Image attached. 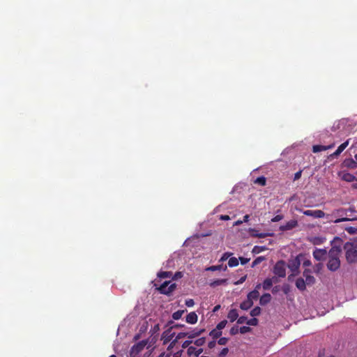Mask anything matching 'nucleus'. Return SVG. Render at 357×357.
<instances>
[{
  "instance_id": "nucleus-27",
  "label": "nucleus",
  "mask_w": 357,
  "mask_h": 357,
  "mask_svg": "<svg viewBox=\"0 0 357 357\" xmlns=\"http://www.w3.org/2000/svg\"><path fill=\"white\" fill-rule=\"evenodd\" d=\"M238 265V259L236 257H231L228 261V266L229 267H235Z\"/></svg>"
},
{
  "instance_id": "nucleus-11",
  "label": "nucleus",
  "mask_w": 357,
  "mask_h": 357,
  "mask_svg": "<svg viewBox=\"0 0 357 357\" xmlns=\"http://www.w3.org/2000/svg\"><path fill=\"white\" fill-rule=\"evenodd\" d=\"M203 352V349L199 348L197 349L196 347L193 346H190L188 347L187 350V354L188 356L194 355L196 357H198Z\"/></svg>"
},
{
  "instance_id": "nucleus-64",
  "label": "nucleus",
  "mask_w": 357,
  "mask_h": 357,
  "mask_svg": "<svg viewBox=\"0 0 357 357\" xmlns=\"http://www.w3.org/2000/svg\"><path fill=\"white\" fill-rule=\"evenodd\" d=\"M261 286H262V285H261V284H257L256 285V287H255V289H257V290L259 291V290L261 289Z\"/></svg>"
},
{
  "instance_id": "nucleus-36",
  "label": "nucleus",
  "mask_w": 357,
  "mask_h": 357,
  "mask_svg": "<svg viewBox=\"0 0 357 357\" xmlns=\"http://www.w3.org/2000/svg\"><path fill=\"white\" fill-rule=\"evenodd\" d=\"M305 284H308V285H311V284H314L315 282V278L314 276H312V275H310V276H307L306 278H305Z\"/></svg>"
},
{
  "instance_id": "nucleus-12",
  "label": "nucleus",
  "mask_w": 357,
  "mask_h": 357,
  "mask_svg": "<svg viewBox=\"0 0 357 357\" xmlns=\"http://www.w3.org/2000/svg\"><path fill=\"white\" fill-rule=\"evenodd\" d=\"M174 334H175L174 333H171V329L170 328L167 330V331H165L162 333V338L163 340V344H166L169 342H170V340L173 338Z\"/></svg>"
},
{
  "instance_id": "nucleus-57",
  "label": "nucleus",
  "mask_w": 357,
  "mask_h": 357,
  "mask_svg": "<svg viewBox=\"0 0 357 357\" xmlns=\"http://www.w3.org/2000/svg\"><path fill=\"white\" fill-rule=\"evenodd\" d=\"M282 290H283V291H284V293L285 294H288V292H289V285H288V284H285V285H284V286H283V287H282Z\"/></svg>"
},
{
  "instance_id": "nucleus-13",
  "label": "nucleus",
  "mask_w": 357,
  "mask_h": 357,
  "mask_svg": "<svg viewBox=\"0 0 357 357\" xmlns=\"http://www.w3.org/2000/svg\"><path fill=\"white\" fill-rule=\"evenodd\" d=\"M334 147V144L328 145V146H324V145H314L312 146V151L314 153H318L323 151H326L328 149H331Z\"/></svg>"
},
{
  "instance_id": "nucleus-43",
  "label": "nucleus",
  "mask_w": 357,
  "mask_h": 357,
  "mask_svg": "<svg viewBox=\"0 0 357 357\" xmlns=\"http://www.w3.org/2000/svg\"><path fill=\"white\" fill-rule=\"evenodd\" d=\"M239 332V328L238 326H233L231 329H230V334L231 335H236Z\"/></svg>"
},
{
  "instance_id": "nucleus-50",
  "label": "nucleus",
  "mask_w": 357,
  "mask_h": 357,
  "mask_svg": "<svg viewBox=\"0 0 357 357\" xmlns=\"http://www.w3.org/2000/svg\"><path fill=\"white\" fill-rule=\"evenodd\" d=\"M246 280V275L241 277L238 281L234 282V284L238 285L243 283Z\"/></svg>"
},
{
  "instance_id": "nucleus-16",
  "label": "nucleus",
  "mask_w": 357,
  "mask_h": 357,
  "mask_svg": "<svg viewBox=\"0 0 357 357\" xmlns=\"http://www.w3.org/2000/svg\"><path fill=\"white\" fill-rule=\"evenodd\" d=\"M349 139H347L346 142L340 144L337 150L332 154L333 156L337 157L349 145Z\"/></svg>"
},
{
  "instance_id": "nucleus-34",
  "label": "nucleus",
  "mask_w": 357,
  "mask_h": 357,
  "mask_svg": "<svg viewBox=\"0 0 357 357\" xmlns=\"http://www.w3.org/2000/svg\"><path fill=\"white\" fill-rule=\"evenodd\" d=\"M343 179L346 181L351 182L354 181L355 176L351 174L347 173L343 175Z\"/></svg>"
},
{
  "instance_id": "nucleus-32",
  "label": "nucleus",
  "mask_w": 357,
  "mask_h": 357,
  "mask_svg": "<svg viewBox=\"0 0 357 357\" xmlns=\"http://www.w3.org/2000/svg\"><path fill=\"white\" fill-rule=\"evenodd\" d=\"M265 260V257H262V256H260V257H257L252 263V267H255L257 265L259 264L260 263H261L263 261Z\"/></svg>"
},
{
  "instance_id": "nucleus-25",
  "label": "nucleus",
  "mask_w": 357,
  "mask_h": 357,
  "mask_svg": "<svg viewBox=\"0 0 357 357\" xmlns=\"http://www.w3.org/2000/svg\"><path fill=\"white\" fill-rule=\"evenodd\" d=\"M222 335V331L218 330V328L213 329L210 333L209 335L213 337V340L218 339Z\"/></svg>"
},
{
  "instance_id": "nucleus-35",
  "label": "nucleus",
  "mask_w": 357,
  "mask_h": 357,
  "mask_svg": "<svg viewBox=\"0 0 357 357\" xmlns=\"http://www.w3.org/2000/svg\"><path fill=\"white\" fill-rule=\"evenodd\" d=\"M255 183L259 184L261 186H264L266 183V179L264 176H259L255 180Z\"/></svg>"
},
{
  "instance_id": "nucleus-42",
  "label": "nucleus",
  "mask_w": 357,
  "mask_h": 357,
  "mask_svg": "<svg viewBox=\"0 0 357 357\" xmlns=\"http://www.w3.org/2000/svg\"><path fill=\"white\" fill-rule=\"evenodd\" d=\"M346 231L350 234H354L357 233V228L349 227L346 228Z\"/></svg>"
},
{
  "instance_id": "nucleus-44",
  "label": "nucleus",
  "mask_w": 357,
  "mask_h": 357,
  "mask_svg": "<svg viewBox=\"0 0 357 357\" xmlns=\"http://www.w3.org/2000/svg\"><path fill=\"white\" fill-rule=\"evenodd\" d=\"M283 215H276L275 217H273L272 219H271V222H279L281 220L283 219Z\"/></svg>"
},
{
  "instance_id": "nucleus-60",
  "label": "nucleus",
  "mask_w": 357,
  "mask_h": 357,
  "mask_svg": "<svg viewBox=\"0 0 357 357\" xmlns=\"http://www.w3.org/2000/svg\"><path fill=\"white\" fill-rule=\"evenodd\" d=\"M303 265L304 266H310L311 265V261L310 260H305L303 261Z\"/></svg>"
},
{
  "instance_id": "nucleus-14",
  "label": "nucleus",
  "mask_w": 357,
  "mask_h": 357,
  "mask_svg": "<svg viewBox=\"0 0 357 357\" xmlns=\"http://www.w3.org/2000/svg\"><path fill=\"white\" fill-rule=\"evenodd\" d=\"M198 319V317L195 312H190L185 317V321L187 323L190 324H195L197 323Z\"/></svg>"
},
{
  "instance_id": "nucleus-37",
  "label": "nucleus",
  "mask_w": 357,
  "mask_h": 357,
  "mask_svg": "<svg viewBox=\"0 0 357 357\" xmlns=\"http://www.w3.org/2000/svg\"><path fill=\"white\" fill-rule=\"evenodd\" d=\"M266 250V248L265 246H255L252 250V252L257 254Z\"/></svg>"
},
{
  "instance_id": "nucleus-24",
  "label": "nucleus",
  "mask_w": 357,
  "mask_h": 357,
  "mask_svg": "<svg viewBox=\"0 0 357 357\" xmlns=\"http://www.w3.org/2000/svg\"><path fill=\"white\" fill-rule=\"evenodd\" d=\"M227 266H222V265H216V266H211L206 268V271H227Z\"/></svg>"
},
{
  "instance_id": "nucleus-3",
  "label": "nucleus",
  "mask_w": 357,
  "mask_h": 357,
  "mask_svg": "<svg viewBox=\"0 0 357 357\" xmlns=\"http://www.w3.org/2000/svg\"><path fill=\"white\" fill-rule=\"evenodd\" d=\"M273 273L280 278H284L286 276V264L283 260L276 262L273 267Z\"/></svg>"
},
{
  "instance_id": "nucleus-54",
  "label": "nucleus",
  "mask_w": 357,
  "mask_h": 357,
  "mask_svg": "<svg viewBox=\"0 0 357 357\" xmlns=\"http://www.w3.org/2000/svg\"><path fill=\"white\" fill-rule=\"evenodd\" d=\"M215 344H216V342L215 340H213V341H211L208 342V347L210 348V349H213L215 347Z\"/></svg>"
},
{
  "instance_id": "nucleus-1",
  "label": "nucleus",
  "mask_w": 357,
  "mask_h": 357,
  "mask_svg": "<svg viewBox=\"0 0 357 357\" xmlns=\"http://www.w3.org/2000/svg\"><path fill=\"white\" fill-rule=\"evenodd\" d=\"M342 250L339 246H333L328 252L327 268L331 271H336L340 266V256Z\"/></svg>"
},
{
  "instance_id": "nucleus-53",
  "label": "nucleus",
  "mask_w": 357,
  "mask_h": 357,
  "mask_svg": "<svg viewBox=\"0 0 357 357\" xmlns=\"http://www.w3.org/2000/svg\"><path fill=\"white\" fill-rule=\"evenodd\" d=\"M182 276H183V274H182V273H181V272H176V273L174 274V277H173V279H174V280H177V279H178V278H181Z\"/></svg>"
},
{
  "instance_id": "nucleus-28",
  "label": "nucleus",
  "mask_w": 357,
  "mask_h": 357,
  "mask_svg": "<svg viewBox=\"0 0 357 357\" xmlns=\"http://www.w3.org/2000/svg\"><path fill=\"white\" fill-rule=\"evenodd\" d=\"M172 272L170 271H160L158 273V277L160 278H167L172 276Z\"/></svg>"
},
{
  "instance_id": "nucleus-26",
  "label": "nucleus",
  "mask_w": 357,
  "mask_h": 357,
  "mask_svg": "<svg viewBox=\"0 0 357 357\" xmlns=\"http://www.w3.org/2000/svg\"><path fill=\"white\" fill-rule=\"evenodd\" d=\"M227 283V279H218L215 280L210 283V286L215 287L219 285H222Z\"/></svg>"
},
{
  "instance_id": "nucleus-48",
  "label": "nucleus",
  "mask_w": 357,
  "mask_h": 357,
  "mask_svg": "<svg viewBox=\"0 0 357 357\" xmlns=\"http://www.w3.org/2000/svg\"><path fill=\"white\" fill-rule=\"evenodd\" d=\"M185 337H188V332L187 333L181 332V333H178V335H176V338L178 340L180 339L184 338Z\"/></svg>"
},
{
  "instance_id": "nucleus-31",
  "label": "nucleus",
  "mask_w": 357,
  "mask_h": 357,
  "mask_svg": "<svg viewBox=\"0 0 357 357\" xmlns=\"http://www.w3.org/2000/svg\"><path fill=\"white\" fill-rule=\"evenodd\" d=\"M261 313V308L258 306L254 307L251 311H250V315L253 317H255L257 316H259Z\"/></svg>"
},
{
  "instance_id": "nucleus-52",
  "label": "nucleus",
  "mask_w": 357,
  "mask_h": 357,
  "mask_svg": "<svg viewBox=\"0 0 357 357\" xmlns=\"http://www.w3.org/2000/svg\"><path fill=\"white\" fill-rule=\"evenodd\" d=\"M194 304H195V302L192 299H188V300L185 301V305L188 307H192L194 305Z\"/></svg>"
},
{
  "instance_id": "nucleus-9",
  "label": "nucleus",
  "mask_w": 357,
  "mask_h": 357,
  "mask_svg": "<svg viewBox=\"0 0 357 357\" xmlns=\"http://www.w3.org/2000/svg\"><path fill=\"white\" fill-rule=\"evenodd\" d=\"M298 225V221L296 220H291L290 221H288L285 225H281L280 227V231H284L293 229L294 228L296 227Z\"/></svg>"
},
{
  "instance_id": "nucleus-30",
  "label": "nucleus",
  "mask_w": 357,
  "mask_h": 357,
  "mask_svg": "<svg viewBox=\"0 0 357 357\" xmlns=\"http://www.w3.org/2000/svg\"><path fill=\"white\" fill-rule=\"evenodd\" d=\"M171 284L170 281H165L158 288H157V289L161 294L162 291H165L167 287L169 286Z\"/></svg>"
},
{
  "instance_id": "nucleus-6",
  "label": "nucleus",
  "mask_w": 357,
  "mask_h": 357,
  "mask_svg": "<svg viewBox=\"0 0 357 357\" xmlns=\"http://www.w3.org/2000/svg\"><path fill=\"white\" fill-rule=\"evenodd\" d=\"M302 255H298L294 259L289 260L288 267L293 273V275L298 273V269L301 266V259L300 257Z\"/></svg>"
},
{
  "instance_id": "nucleus-46",
  "label": "nucleus",
  "mask_w": 357,
  "mask_h": 357,
  "mask_svg": "<svg viewBox=\"0 0 357 357\" xmlns=\"http://www.w3.org/2000/svg\"><path fill=\"white\" fill-rule=\"evenodd\" d=\"M193 342L192 340H185V342H183L182 344V348L183 349H185V348H188L190 347V344Z\"/></svg>"
},
{
  "instance_id": "nucleus-17",
  "label": "nucleus",
  "mask_w": 357,
  "mask_h": 357,
  "mask_svg": "<svg viewBox=\"0 0 357 357\" xmlns=\"http://www.w3.org/2000/svg\"><path fill=\"white\" fill-rule=\"evenodd\" d=\"M204 331H205L204 328H202V329L195 328V330H193L190 332H188V338L189 339L195 338V337L199 336L200 335H202Z\"/></svg>"
},
{
  "instance_id": "nucleus-8",
  "label": "nucleus",
  "mask_w": 357,
  "mask_h": 357,
  "mask_svg": "<svg viewBox=\"0 0 357 357\" xmlns=\"http://www.w3.org/2000/svg\"><path fill=\"white\" fill-rule=\"evenodd\" d=\"M327 252L325 249H315L313 252V257L317 261H323L325 259Z\"/></svg>"
},
{
  "instance_id": "nucleus-49",
  "label": "nucleus",
  "mask_w": 357,
  "mask_h": 357,
  "mask_svg": "<svg viewBox=\"0 0 357 357\" xmlns=\"http://www.w3.org/2000/svg\"><path fill=\"white\" fill-rule=\"evenodd\" d=\"M302 174V170H299L298 172H296L294 177V181L298 180L301 177Z\"/></svg>"
},
{
  "instance_id": "nucleus-5",
  "label": "nucleus",
  "mask_w": 357,
  "mask_h": 357,
  "mask_svg": "<svg viewBox=\"0 0 357 357\" xmlns=\"http://www.w3.org/2000/svg\"><path fill=\"white\" fill-rule=\"evenodd\" d=\"M347 210L344 209V208H340V209L337 210L336 211H335L333 213V214H335L337 216H340L341 218H339L333 220V222L339 223V222H342L351 221V220H357L356 218H347V217H343L344 215H347Z\"/></svg>"
},
{
  "instance_id": "nucleus-39",
  "label": "nucleus",
  "mask_w": 357,
  "mask_h": 357,
  "mask_svg": "<svg viewBox=\"0 0 357 357\" xmlns=\"http://www.w3.org/2000/svg\"><path fill=\"white\" fill-rule=\"evenodd\" d=\"M258 324V319L255 317L250 319L247 321V324L249 326H257Z\"/></svg>"
},
{
  "instance_id": "nucleus-51",
  "label": "nucleus",
  "mask_w": 357,
  "mask_h": 357,
  "mask_svg": "<svg viewBox=\"0 0 357 357\" xmlns=\"http://www.w3.org/2000/svg\"><path fill=\"white\" fill-rule=\"evenodd\" d=\"M246 320H247L246 317L241 316L239 318H238L237 322H238V324H243L244 322H245Z\"/></svg>"
},
{
  "instance_id": "nucleus-23",
  "label": "nucleus",
  "mask_w": 357,
  "mask_h": 357,
  "mask_svg": "<svg viewBox=\"0 0 357 357\" xmlns=\"http://www.w3.org/2000/svg\"><path fill=\"white\" fill-rule=\"evenodd\" d=\"M259 292L257 289H254L250 293H248L247 298L253 302V301H256L259 298Z\"/></svg>"
},
{
  "instance_id": "nucleus-18",
  "label": "nucleus",
  "mask_w": 357,
  "mask_h": 357,
  "mask_svg": "<svg viewBox=\"0 0 357 357\" xmlns=\"http://www.w3.org/2000/svg\"><path fill=\"white\" fill-rule=\"evenodd\" d=\"M271 300V296L268 293L264 294L259 298V303L261 305H265L268 303Z\"/></svg>"
},
{
  "instance_id": "nucleus-21",
  "label": "nucleus",
  "mask_w": 357,
  "mask_h": 357,
  "mask_svg": "<svg viewBox=\"0 0 357 357\" xmlns=\"http://www.w3.org/2000/svg\"><path fill=\"white\" fill-rule=\"evenodd\" d=\"M252 305H253V302L247 298V299L245 301H243L240 304V307H241V309H242L243 310H247L250 309L252 306Z\"/></svg>"
},
{
  "instance_id": "nucleus-47",
  "label": "nucleus",
  "mask_w": 357,
  "mask_h": 357,
  "mask_svg": "<svg viewBox=\"0 0 357 357\" xmlns=\"http://www.w3.org/2000/svg\"><path fill=\"white\" fill-rule=\"evenodd\" d=\"M229 352L228 348H224L219 354V357H225Z\"/></svg>"
},
{
  "instance_id": "nucleus-61",
  "label": "nucleus",
  "mask_w": 357,
  "mask_h": 357,
  "mask_svg": "<svg viewBox=\"0 0 357 357\" xmlns=\"http://www.w3.org/2000/svg\"><path fill=\"white\" fill-rule=\"evenodd\" d=\"M249 218H250V215H244L243 222H248L249 221Z\"/></svg>"
},
{
  "instance_id": "nucleus-22",
  "label": "nucleus",
  "mask_w": 357,
  "mask_h": 357,
  "mask_svg": "<svg viewBox=\"0 0 357 357\" xmlns=\"http://www.w3.org/2000/svg\"><path fill=\"white\" fill-rule=\"evenodd\" d=\"M176 283H172L169 286L167 287L165 291H162V294H165L167 296H170L172 293L176 289Z\"/></svg>"
},
{
  "instance_id": "nucleus-62",
  "label": "nucleus",
  "mask_w": 357,
  "mask_h": 357,
  "mask_svg": "<svg viewBox=\"0 0 357 357\" xmlns=\"http://www.w3.org/2000/svg\"><path fill=\"white\" fill-rule=\"evenodd\" d=\"M243 220H238L237 221H236L234 224V226H238V225H240L243 223Z\"/></svg>"
},
{
  "instance_id": "nucleus-56",
  "label": "nucleus",
  "mask_w": 357,
  "mask_h": 357,
  "mask_svg": "<svg viewBox=\"0 0 357 357\" xmlns=\"http://www.w3.org/2000/svg\"><path fill=\"white\" fill-rule=\"evenodd\" d=\"M311 271L310 269H305L303 271V276L306 278L307 276H310L311 274Z\"/></svg>"
},
{
  "instance_id": "nucleus-10",
  "label": "nucleus",
  "mask_w": 357,
  "mask_h": 357,
  "mask_svg": "<svg viewBox=\"0 0 357 357\" xmlns=\"http://www.w3.org/2000/svg\"><path fill=\"white\" fill-rule=\"evenodd\" d=\"M278 282V279L275 277H273L272 278H266L264 280L262 287L264 290L269 289L273 283Z\"/></svg>"
},
{
  "instance_id": "nucleus-19",
  "label": "nucleus",
  "mask_w": 357,
  "mask_h": 357,
  "mask_svg": "<svg viewBox=\"0 0 357 357\" xmlns=\"http://www.w3.org/2000/svg\"><path fill=\"white\" fill-rule=\"evenodd\" d=\"M238 317V313L237 310L236 309H231L229 310L227 314V318L229 319L231 322L234 321L236 320Z\"/></svg>"
},
{
  "instance_id": "nucleus-40",
  "label": "nucleus",
  "mask_w": 357,
  "mask_h": 357,
  "mask_svg": "<svg viewBox=\"0 0 357 357\" xmlns=\"http://www.w3.org/2000/svg\"><path fill=\"white\" fill-rule=\"evenodd\" d=\"M250 331H251V328L249 326H244L239 328V332L241 334L247 333L250 332Z\"/></svg>"
},
{
  "instance_id": "nucleus-59",
  "label": "nucleus",
  "mask_w": 357,
  "mask_h": 357,
  "mask_svg": "<svg viewBox=\"0 0 357 357\" xmlns=\"http://www.w3.org/2000/svg\"><path fill=\"white\" fill-rule=\"evenodd\" d=\"M230 218L229 215H220V220H229Z\"/></svg>"
},
{
  "instance_id": "nucleus-33",
  "label": "nucleus",
  "mask_w": 357,
  "mask_h": 357,
  "mask_svg": "<svg viewBox=\"0 0 357 357\" xmlns=\"http://www.w3.org/2000/svg\"><path fill=\"white\" fill-rule=\"evenodd\" d=\"M193 342L197 347L203 346L206 342V337H202L198 338Z\"/></svg>"
},
{
  "instance_id": "nucleus-41",
  "label": "nucleus",
  "mask_w": 357,
  "mask_h": 357,
  "mask_svg": "<svg viewBox=\"0 0 357 357\" xmlns=\"http://www.w3.org/2000/svg\"><path fill=\"white\" fill-rule=\"evenodd\" d=\"M232 255V253L231 252H225L222 256L221 257V258L220 259V261H226L231 255Z\"/></svg>"
},
{
  "instance_id": "nucleus-55",
  "label": "nucleus",
  "mask_w": 357,
  "mask_h": 357,
  "mask_svg": "<svg viewBox=\"0 0 357 357\" xmlns=\"http://www.w3.org/2000/svg\"><path fill=\"white\" fill-rule=\"evenodd\" d=\"M239 260H240L241 264L244 265V264H246L249 261L250 259H247V258H244V257H240Z\"/></svg>"
},
{
  "instance_id": "nucleus-63",
  "label": "nucleus",
  "mask_w": 357,
  "mask_h": 357,
  "mask_svg": "<svg viewBox=\"0 0 357 357\" xmlns=\"http://www.w3.org/2000/svg\"><path fill=\"white\" fill-rule=\"evenodd\" d=\"M159 329H160L159 324H156V325H155V326H153V331H154V332H157L158 331H159Z\"/></svg>"
},
{
  "instance_id": "nucleus-58",
  "label": "nucleus",
  "mask_w": 357,
  "mask_h": 357,
  "mask_svg": "<svg viewBox=\"0 0 357 357\" xmlns=\"http://www.w3.org/2000/svg\"><path fill=\"white\" fill-rule=\"evenodd\" d=\"M312 243L313 244L316 245V244H320L322 243V241L318 238H315L313 241H312Z\"/></svg>"
},
{
  "instance_id": "nucleus-4",
  "label": "nucleus",
  "mask_w": 357,
  "mask_h": 357,
  "mask_svg": "<svg viewBox=\"0 0 357 357\" xmlns=\"http://www.w3.org/2000/svg\"><path fill=\"white\" fill-rule=\"evenodd\" d=\"M147 343L148 340H142L134 344L130 349V356L136 357L144 349Z\"/></svg>"
},
{
  "instance_id": "nucleus-15",
  "label": "nucleus",
  "mask_w": 357,
  "mask_h": 357,
  "mask_svg": "<svg viewBox=\"0 0 357 357\" xmlns=\"http://www.w3.org/2000/svg\"><path fill=\"white\" fill-rule=\"evenodd\" d=\"M249 233L251 236L252 237H258V238H265L268 236H272L271 234H267V233H259L257 230L255 229L250 228L249 229Z\"/></svg>"
},
{
  "instance_id": "nucleus-7",
  "label": "nucleus",
  "mask_w": 357,
  "mask_h": 357,
  "mask_svg": "<svg viewBox=\"0 0 357 357\" xmlns=\"http://www.w3.org/2000/svg\"><path fill=\"white\" fill-rule=\"evenodd\" d=\"M303 213L314 218H321L325 216V213L321 210H305L303 211Z\"/></svg>"
},
{
  "instance_id": "nucleus-29",
  "label": "nucleus",
  "mask_w": 357,
  "mask_h": 357,
  "mask_svg": "<svg viewBox=\"0 0 357 357\" xmlns=\"http://www.w3.org/2000/svg\"><path fill=\"white\" fill-rule=\"evenodd\" d=\"M184 310H177L172 314V318L174 320H178L181 318L183 314L184 313Z\"/></svg>"
},
{
  "instance_id": "nucleus-2",
  "label": "nucleus",
  "mask_w": 357,
  "mask_h": 357,
  "mask_svg": "<svg viewBox=\"0 0 357 357\" xmlns=\"http://www.w3.org/2000/svg\"><path fill=\"white\" fill-rule=\"evenodd\" d=\"M343 248L345 251V257L349 264L357 263V245L351 242L344 243Z\"/></svg>"
},
{
  "instance_id": "nucleus-20",
  "label": "nucleus",
  "mask_w": 357,
  "mask_h": 357,
  "mask_svg": "<svg viewBox=\"0 0 357 357\" xmlns=\"http://www.w3.org/2000/svg\"><path fill=\"white\" fill-rule=\"evenodd\" d=\"M296 286L300 291H305L306 289V284L302 278H299L296 280Z\"/></svg>"
},
{
  "instance_id": "nucleus-45",
  "label": "nucleus",
  "mask_w": 357,
  "mask_h": 357,
  "mask_svg": "<svg viewBox=\"0 0 357 357\" xmlns=\"http://www.w3.org/2000/svg\"><path fill=\"white\" fill-rule=\"evenodd\" d=\"M228 342V338L227 337H220L218 341V343L220 344V345H225Z\"/></svg>"
},
{
  "instance_id": "nucleus-38",
  "label": "nucleus",
  "mask_w": 357,
  "mask_h": 357,
  "mask_svg": "<svg viewBox=\"0 0 357 357\" xmlns=\"http://www.w3.org/2000/svg\"><path fill=\"white\" fill-rule=\"evenodd\" d=\"M227 324V320H222L220 322H219L218 324V325L216 326V328H218V330L221 331L222 329H223L226 325Z\"/></svg>"
}]
</instances>
